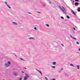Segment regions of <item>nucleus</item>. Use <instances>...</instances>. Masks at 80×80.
Segmentation results:
<instances>
[{
	"instance_id": "nucleus-10",
	"label": "nucleus",
	"mask_w": 80,
	"mask_h": 80,
	"mask_svg": "<svg viewBox=\"0 0 80 80\" xmlns=\"http://www.w3.org/2000/svg\"><path fill=\"white\" fill-rule=\"evenodd\" d=\"M38 72H39V73L41 74V75H42V72H41V71H38Z\"/></svg>"
},
{
	"instance_id": "nucleus-6",
	"label": "nucleus",
	"mask_w": 80,
	"mask_h": 80,
	"mask_svg": "<svg viewBox=\"0 0 80 80\" xmlns=\"http://www.w3.org/2000/svg\"><path fill=\"white\" fill-rule=\"evenodd\" d=\"M13 24H14V25H18V24H17V23L15 22H12Z\"/></svg>"
},
{
	"instance_id": "nucleus-7",
	"label": "nucleus",
	"mask_w": 80,
	"mask_h": 80,
	"mask_svg": "<svg viewBox=\"0 0 80 80\" xmlns=\"http://www.w3.org/2000/svg\"><path fill=\"white\" fill-rule=\"evenodd\" d=\"M52 64H53V65H57V63H56V62H53Z\"/></svg>"
},
{
	"instance_id": "nucleus-13",
	"label": "nucleus",
	"mask_w": 80,
	"mask_h": 80,
	"mask_svg": "<svg viewBox=\"0 0 80 80\" xmlns=\"http://www.w3.org/2000/svg\"><path fill=\"white\" fill-rule=\"evenodd\" d=\"M78 12H80V8H79L78 9Z\"/></svg>"
},
{
	"instance_id": "nucleus-36",
	"label": "nucleus",
	"mask_w": 80,
	"mask_h": 80,
	"mask_svg": "<svg viewBox=\"0 0 80 80\" xmlns=\"http://www.w3.org/2000/svg\"><path fill=\"white\" fill-rule=\"evenodd\" d=\"M15 57H17V55H15Z\"/></svg>"
},
{
	"instance_id": "nucleus-4",
	"label": "nucleus",
	"mask_w": 80,
	"mask_h": 80,
	"mask_svg": "<svg viewBox=\"0 0 80 80\" xmlns=\"http://www.w3.org/2000/svg\"><path fill=\"white\" fill-rule=\"evenodd\" d=\"M72 12L73 13V15H75V16H76V15H77V14H75V12H74L73 10H72Z\"/></svg>"
},
{
	"instance_id": "nucleus-27",
	"label": "nucleus",
	"mask_w": 80,
	"mask_h": 80,
	"mask_svg": "<svg viewBox=\"0 0 80 80\" xmlns=\"http://www.w3.org/2000/svg\"><path fill=\"white\" fill-rule=\"evenodd\" d=\"M20 60H23V59L22 58H20Z\"/></svg>"
},
{
	"instance_id": "nucleus-3",
	"label": "nucleus",
	"mask_w": 80,
	"mask_h": 80,
	"mask_svg": "<svg viewBox=\"0 0 80 80\" xmlns=\"http://www.w3.org/2000/svg\"><path fill=\"white\" fill-rule=\"evenodd\" d=\"M70 37L71 38H72V39H74V40H77V38H75L74 37H72V35H71V34L70 35Z\"/></svg>"
},
{
	"instance_id": "nucleus-33",
	"label": "nucleus",
	"mask_w": 80,
	"mask_h": 80,
	"mask_svg": "<svg viewBox=\"0 0 80 80\" xmlns=\"http://www.w3.org/2000/svg\"><path fill=\"white\" fill-rule=\"evenodd\" d=\"M78 51H80V48H79L78 49Z\"/></svg>"
},
{
	"instance_id": "nucleus-23",
	"label": "nucleus",
	"mask_w": 80,
	"mask_h": 80,
	"mask_svg": "<svg viewBox=\"0 0 80 80\" xmlns=\"http://www.w3.org/2000/svg\"><path fill=\"white\" fill-rule=\"evenodd\" d=\"M45 78L46 79V80H48V79L47 78V77H45Z\"/></svg>"
},
{
	"instance_id": "nucleus-2",
	"label": "nucleus",
	"mask_w": 80,
	"mask_h": 80,
	"mask_svg": "<svg viewBox=\"0 0 80 80\" xmlns=\"http://www.w3.org/2000/svg\"><path fill=\"white\" fill-rule=\"evenodd\" d=\"M4 3H5L6 5H7L8 7L9 8H11V7H10L9 6H8V4H7V3L6 2H5Z\"/></svg>"
},
{
	"instance_id": "nucleus-28",
	"label": "nucleus",
	"mask_w": 80,
	"mask_h": 80,
	"mask_svg": "<svg viewBox=\"0 0 80 80\" xmlns=\"http://www.w3.org/2000/svg\"><path fill=\"white\" fill-rule=\"evenodd\" d=\"M38 13H41V12H38Z\"/></svg>"
},
{
	"instance_id": "nucleus-11",
	"label": "nucleus",
	"mask_w": 80,
	"mask_h": 80,
	"mask_svg": "<svg viewBox=\"0 0 80 80\" xmlns=\"http://www.w3.org/2000/svg\"><path fill=\"white\" fill-rule=\"evenodd\" d=\"M77 67L78 69H79V68H80V65H77Z\"/></svg>"
},
{
	"instance_id": "nucleus-24",
	"label": "nucleus",
	"mask_w": 80,
	"mask_h": 80,
	"mask_svg": "<svg viewBox=\"0 0 80 80\" xmlns=\"http://www.w3.org/2000/svg\"><path fill=\"white\" fill-rule=\"evenodd\" d=\"M46 25H47V27H49V25H48V24H46Z\"/></svg>"
},
{
	"instance_id": "nucleus-25",
	"label": "nucleus",
	"mask_w": 80,
	"mask_h": 80,
	"mask_svg": "<svg viewBox=\"0 0 80 80\" xmlns=\"http://www.w3.org/2000/svg\"><path fill=\"white\" fill-rule=\"evenodd\" d=\"M34 29L36 30H37V28H34Z\"/></svg>"
},
{
	"instance_id": "nucleus-21",
	"label": "nucleus",
	"mask_w": 80,
	"mask_h": 80,
	"mask_svg": "<svg viewBox=\"0 0 80 80\" xmlns=\"http://www.w3.org/2000/svg\"><path fill=\"white\" fill-rule=\"evenodd\" d=\"M61 18H62V19H64V18H63V17L61 16Z\"/></svg>"
},
{
	"instance_id": "nucleus-38",
	"label": "nucleus",
	"mask_w": 80,
	"mask_h": 80,
	"mask_svg": "<svg viewBox=\"0 0 80 80\" xmlns=\"http://www.w3.org/2000/svg\"><path fill=\"white\" fill-rule=\"evenodd\" d=\"M73 2H74V1H73Z\"/></svg>"
},
{
	"instance_id": "nucleus-26",
	"label": "nucleus",
	"mask_w": 80,
	"mask_h": 80,
	"mask_svg": "<svg viewBox=\"0 0 80 80\" xmlns=\"http://www.w3.org/2000/svg\"><path fill=\"white\" fill-rule=\"evenodd\" d=\"M75 2H78V0H75Z\"/></svg>"
},
{
	"instance_id": "nucleus-1",
	"label": "nucleus",
	"mask_w": 80,
	"mask_h": 80,
	"mask_svg": "<svg viewBox=\"0 0 80 80\" xmlns=\"http://www.w3.org/2000/svg\"><path fill=\"white\" fill-rule=\"evenodd\" d=\"M58 8L60 9H61L62 11L63 12H65L66 10L64 7L59 6Z\"/></svg>"
},
{
	"instance_id": "nucleus-29",
	"label": "nucleus",
	"mask_w": 80,
	"mask_h": 80,
	"mask_svg": "<svg viewBox=\"0 0 80 80\" xmlns=\"http://www.w3.org/2000/svg\"><path fill=\"white\" fill-rule=\"evenodd\" d=\"M73 28V29L74 30H76L75 28Z\"/></svg>"
},
{
	"instance_id": "nucleus-5",
	"label": "nucleus",
	"mask_w": 80,
	"mask_h": 80,
	"mask_svg": "<svg viewBox=\"0 0 80 80\" xmlns=\"http://www.w3.org/2000/svg\"><path fill=\"white\" fill-rule=\"evenodd\" d=\"M26 76H25L24 77V80H27V77H28V75L26 74Z\"/></svg>"
},
{
	"instance_id": "nucleus-35",
	"label": "nucleus",
	"mask_w": 80,
	"mask_h": 80,
	"mask_svg": "<svg viewBox=\"0 0 80 80\" xmlns=\"http://www.w3.org/2000/svg\"><path fill=\"white\" fill-rule=\"evenodd\" d=\"M61 70H63V68H62Z\"/></svg>"
},
{
	"instance_id": "nucleus-31",
	"label": "nucleus",
	"mask_w": 80,
	"mask_h": 80,
	"mask_svg": "<svg viewBox=\"0 0 80 80\" xmlns=\"http://www.w3.org/2000/svg\"><path fill=\"white\" fill-rule=\"evenodd\" d=\"M22 73H24V72H23V71H22Z\"/></svg>"
},
{
	"instance_id": "nucleus-12",
	"label": "nucleus",
	"mask_w": 80,
	"mask_h": 80,
	"mask_svg": "<svg viewBox=\"0 0 80 80\" xmlns=\"http://www.w3.org/2000/svg\"><path fill=\"white\" fill-rule=\"evenodd\" d=\"M14 75H15V76H17V75H18V74L17 73H14Z\"/></svg>"
},
{
	"instance_id": "nucleus-34",
	"label": "nucleus",
	"mask_w": 80,
	"mask_h": 80,
	"mask_svg": "<svg viewBox=\"0 0 80 80\" xmlns=\"http://www.w3.org/2000/svg\"><path fill=\"white\" fill-rule=\"evenodd\" d=\"M29 14H31V12H29Z\"/></svg>"
},
{
	"instance_id": "nucleus-22",
	"label": "nucleus",
	"mask_w": 80,
	"mask_h": 80,
	"mask_svg": "<svg viewBox=\"0 0 80 80\" xmlns=\"http://www.w3.org/2000/svg\"><path fill=\"white\" fill-rule=\"evenodd\" d=\"M51 80H55L56 79L55 78H54V79H51Z\"/></svg>"
},
{
	"instance_id": "nucleus-32",
	"label": "nucleus",
	"mask_w": 80,
	"mask_h": 80,
	"mask_svg": "<svg viewBox=\"0 0 80 80\" xmlns=\"http://www.w3.org/2000/svg\"><path fill=\"white\" fill-rule=\"evenodd\" d=\"M19 80H22V78H19Z\"/></svg>"
},
{
	"instance_id": "nucleus-18",
	"label": "nucleus",
	"mask_w": 80,
	"mask_h": 80,
	"mask_svg": "<svg viewBox=\"0 0 80 80\" xmlns=\"http://www.w3.org/2000/svg\"><path fill=\"white\" fill-rule=\"evenodd\" d=\"M67 17L68 18H70V17L68 16H67Z\"/></svg>"
},
{
	"instance_id": "nucleus-16",
	"label": "nucleus",
	"mask_w": 80,
	"mask_h": 80,
	"mask_svg": "<svg viewBox=\"0 0 80 80\" xmlns=\"http://www.w3.org/2000/svg\"><path fill=\"white\" fill-rule=\"evenodd\" d=\"M5 65L6 66V67H8V65L6 63L5 64Z\"/></svg>"
},
{
	"instance_id": "nucleus-9",
	"label": "nucleus",
	"mask_w": 80,
	"mask_h": 80,
	"mask_svg": "<svg viewBox=\"0 0 80 80\" xmlns=\"http://www.w3.org/2000/svg\"><path fill=\"white\" fill-rule=\"evenodd\" d=\"M75 5H76V6H77V5H78V3L76 2L75 3Z\"/></svg>"
},
{
	"instance_id": "nucleus-17",
	"label": "nucleus",
	"mask_w": 80,
	"mask_h": 80,
	"mask_svg": "<svg viewBox=\"0 0 80 80\" xmlns=\"http://www.w3.org/2000/svg\"><path fill=\"white\" fill-rule=\"evenodd\" d=\"M8 63L9 64H11V62H8Z\"/></svg>"
},
{
	"instance_id": "nucleus-30",
	"label": "nucleus",
	"mask_w": 80,
	"mask_h": 80,
	"mask_svg": "<svg viewBox=\"0 0 80 80\" xmlns=\"http://www.w3.org/2000/svg\"><path fill=\"white\" fill-rule=\"evenodd\" d=\"M51 3H52V2H49V4H51Z\"/></svg>"
},
{
	"instance_id": "nucleus-14",
	"label": "nucleus",
	"mask_w": 80,
	"mask_h": 80,
	"mask_svg": "<svg viewBox=\"0 0 80 80\" xmlns=\"http://www.w3.org/2000/svg\"><path fill=\"white\" fill-rule=\"evenodd\" d=\"M70 66H72V67H75V66H73V64H70Z\"/></svg>"
},
{
	"instance_id": "nucleus-8",
	"label": "nucleus",
	"mask_w": 80,
	"mask_h": 80,
	"mask_svg": "<svg viewBox=\"0 0 80 80\" xmlns=\"http://www.w3.org/2000/svg\"><path fill=\"white\" fill-rule=\"evenodd\" d=\"M29 40H30V39H35L31 37L28 38Z\"/></svg>"
},
{
	"instance_id": "nucleus-15",
	"label": "nucleus",
	"mask_w": 80,
	"mask_h": 80,
	"mask_svg": "<svg viewBox=\"0 0 80 80\" xmlns=\"http://www.w3.org/2000/svg\"><path fill=\"white\" fill-rule=\"evenodd\" d=\"M51 67L53 68H56L55 66H51Z\"/></svg>"
},
{
	"instance_id": "nucleus-20",
	"label": "nucleus",
	"mask_w": 80,
	"mask_h": 80,
	"mask_svg": "<svg viewBox=\"0 0 80 80\" xmlns=\"http://www.w3.org/2000/svg\"><path fill=\"white\" fill-rule=\"evenodd\" d=\"M61 45H62V46L63 47H64V45L63 44H61Z\"/></svg>"
},
{
	"instance_id": "nucleus-19",
	"label": "nucleus",
	"mask_w": 80,
	"mask_h": 80,
	"mask_svg": "<svg viewBox=\"0 0 80 80\" xmlns=\"http://www.w3.org/2000/svg\"><path fill=\"white\" fill-rule=\"evenodd\" d=\"M76 43H77V44H78V45H79V42H77Z\"/></svg>"
},
{
	"instance_id": "nucleus-37",
	"label": "nucleus",
	"mask_w": 80,
	"mask_h": 80,
	"mask_svg": "<svg viewBox=\"0 0 80 80\" xmlns=\"http://www.w3.org/2000/svg\"><path fill=\"white\" fill-rule=\"evenodd\" d=\"M61 72V71H59V72Z\"/></svg>"
}]
</instances>
